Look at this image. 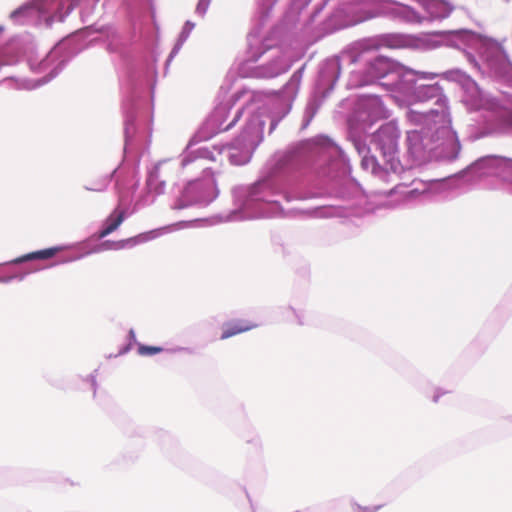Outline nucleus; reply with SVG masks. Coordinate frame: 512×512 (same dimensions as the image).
<instances>
[{
	"instance_id": "obj_41",
	"label": "nucleus",
	"mask_w": 512,
	"mask_h": 512,
	"mask_svg": "<svg viewBox=\"0 0 512 512\" xmlns=\"http://www.w3.org/2000/svg\"><path fill=\"white\" fill-rule=\"evenodd\" d=\"M129 335H130L131 339H135V331L133 329H130Z\"/></svg>"
},
{
	"instance_id": "obj_9",
	"label": "nucleus",
	"mask_w": 512,
	"mask_h": 512,
	"mask_svg": "<svg viewBox=\"0 0 512 512\" xmlns=\"http://www.w3.org/2000/svg\"><path fill=\"white\" fill-rule=\"evenodd\" d=\"M472 170L479 176H496L512 183V159L487 156L472 165Z\"/></svg>"
},
{
	"instance_id": "obj_42",
	"label": "nucleus",
	"mask_w": 512,
	"mask_h": 512,
	"mask_svg": "<svg viewBox=\"0 0 512 512\" xmlns=\"http://www.w3.org/2000/svg\"><path fill=\"white\" fill-rule=\"evenodd\" d=\"M223 149H225V147L220 148V149H218V148L214 147V150H216V151H217L218 155H220V154L223 152Z\"/></svg>"
},
{
	"instance_id": "obj_15",
	"label": "nucleus",
	"mask_w": 512,
	"mask_h": 512,
	"mask_svg": "<svg viewBox=\"0 0 512 512\" xmlns=\"http://www.w3.org/2000/svg\"><path fill=\"white\" fill-rule=\"evenodd\" d=\"M289 66V61L284 57L281 51L275 49L271 51L270 63L256 67L253 76L259 78H273L286 72Z\"/></svg>"
},
{
	"instance_id": "obj_10",
	"label": "nucleus",
	"mask_w": 512,
	"mask_h": 512,
	"mask_svg": "<svg viewBox=\"0 0 512 512\" xmlns=\"http://www.w3.org/2000/svg\"><path fill=\"white\" fill-rule=\"evenodd\" d=\"M382 14H390L399 17L408 22H421L423 18L410 6L389 0H382L379 3V9L372 13H367L360 17L356 22H362Z\"/></svg>"
},
{
	"instance_id": "obj_13",
	"label": "nucleus",
	"mask_w": 512,
	"mask_h": 512,
	"mask_svg": "<svg viewBox=\"0 0 512 512\" xmlns=\"http://www.w3.org/2000/svg\"><path fill=\"white\" fill-rule=\"evenodd\" d=\"M271 189L268 181H259L251 186H239L233 190L235 201L242 206H250L253 202L268 201L267 191Z\"/></svg>"
},
{
	"instance_id": "obj_7",
	"label": "nucleus",
	"mask_w": 512,
	"mask_h": 512,
	"mask_svg": "<svg viewBox=\"0 0 512 512\" xmlns=\"http://www.w3.org/2000/svg\"><path fill=\"white\" fill-rule=\"evenodd\" d=\"M400 135L397 122L389 121L381 125L372 136V142L380 151L387 169L395 174H401L405 170L399 160Z\"/></svg>"
},
{
	"instance_id": "obj_33",
	"label": "nucleus",
	"mask_w": 512,
	"mask_h": 512,
	"mask_svg": "<svg viewBox=\"0 0 512 512\" xmlns=\"http://www.w3.org/2000/svg\"><path fill=\"white\" fill-rule=\"evenodd\" d=\"M36 9L40 10L41 8H36V7L20 8L11 14V18L14 20H18L22 15H31L34 12V10H36Z\"/></svg>"
},
{
	"instance_id": "obj_45",
	"label": "nucleus",
	"mask_w": 512,
	"mask_h": 512,
	"mask_svg": "<svg viewBox=\"0 0 512 512\" xmlns=\"http://www.w3.org/2000/svg\"><path fill=\"white\" fill-rule=\"evenodd\" d=\"M434 401H435V402H437V401H438V396H435Z\"/></svg>"
},
{
	"instance_id": "obj_22",
	"label": "nucleus",
	"mask_w": 512,
	"mask_h": 512,
	"mask_svg": "<svg viewBox=\"0 0 512 512\" xmlns=\"http://www.w3.org/2000/svg\"><path fill=\"white\" fill-rule=\"evenodd\" d=\"M303 73H304V67H301L300 69H298L297 71H295L292 74L289 81L284 86L283 93L290 100V102H292L294 100V98L296 97V95L299 91ZM290 109H291V103L288 104V107L286 108L284 115H286L290 111Z\"/></svg>"
},
{
	"instance_id": "obj_18",
	"label": "nucleus",
	"mask_w": 512,
	"mask_h": 512,
	"mask_svg": "<svg viewBox=\"0 0 512 512\" xmlns=\"http://www.w3.org/2000/svg\"><path fill=\"white\" fill-rule=\"evenodd\" d=\"M406 70L412 72V75L401 77V81L398 83L400 96H409L414 86H416V81L419 79L434 80L437 77L443 78V73L417 71L408 67H406Z\"/></svg>"
},
{
	"instance_id": "obj_17",
	"label": "nucleus",
	"mask_w": 512,
	"mask_h": 512,
	"mask_svg": "<svg viewBox=\"0 0 512 512\" xmlns=\"http://www.w3.org/2000/svg\"><path fill=\"white\" fill-rule=\"evenodd\" d=\"M354 147L361 156L362 168L371 172L372 175L386 181L388 173L385 169L379 166L376 157L370 153L369 146L361 140H355Z\"/></svg>"
},
{
	"instance_id": "obj_23",
	"label": "nucleus",
	"mask_w": 512,
	"mask_h": 512,
	"mask_svg": "<svg viewBox=\"0 0 512 512\" xmlns=\"http://www.w3.org/2000/svg\"><path fill=\"white\" fill-rule=\"evenodd\" d=\"M125 218V211L115 209L104 221L103 228L98 235L99 238H105L106 236L110 235L112 232L117 230L123 223Z\"/></svg>"
},
{
	"instance_id": "obj_12",
	"label": "nucleus",
	"mask_w": 512,
	"mask_h": 512,
	"mask_svg": "<svg viewBox=\"0 0 512 512\" xmlns=\"http://www.w3.org/2000/svg\"><path fill=\"white\" fill-rule=\"evenodd\" d=\"M420 186L412 189H406L405 186L399 185L390 191V194L400 193L404 202H409L417 197H434L445 190V183L440 180H432L429 182H420Z\"/></svg>"
},
{
	"instance_id": "obj_25",
	"label": "nucleus",
	"mask_w": 512,
	"mask_h": 512,
	"mask_svg": "<svg viewBox=\"0 0 512 512\" xmlns=\"http://www.w3.org/2000/svg\"><path fill=\"white\" fill-rule=\"evenodd\" d=\"M61 247H51L43 250H38L34 252L27 253L20 257L15 258L11 261L13 264H20L26 261L36 260V259H49L53 257L58 251H60Z\"/></svg>"
},
{
	"instance_id": "obj_8",
	"label": "nucleus",
	"mask_w": 512,
	"mask_h": 512,
	"mask_svg": "<svg viewBox=\"0 0 512 512\" xmlns=\"http://www.w3.org/2000/svg\"><path fill=\"white\" fill-rule=\"evenodd\" d=\"M203 179L191 181L185 189V196L190 203L207 205L218 196L216 181L208 168H204Z\"/></svg>"
},
{
	"instance_id": "obj_36",
	"label": "nucleus",
	"mask_w": 512,
	"mask_h": 512,
	"mask_svg": "<svg viewBox=\"0 0 512 512\" xmlns=\"http://www.w3.org/2000/svg\"><path fill=\"white\" fill-rule=\"evenodd\" d=\"M109 181L110 179L106 178L102 184L93 187L86 186L85 189L88 191L102 192L107 188Z\"/></svg>"
},
{
	"instance_id": "obj_26",
	"label": "nucleus",
	"mask_w": 512,
	"mask_h": 512,
	"mask_svg": "<svg viewBox=\"0 0 512 512\" xmlns=\"http://www.w3.org/2000/svg\"><path fill=\"white\" fill-rule=\"evenodd\" d=\"M194 28H195V23H193L192 21H189V20L185 22V24L179 34V37H178L172 51L169 54V57L167 59V64H169L174 59V57L180 52L184 43L187 41V39L189 38V36Z\"/></svg>"
},
{
	"instance_id": "obj_38",
	"label": "nucleus",
	"mask_w": 512,
	"mask_h": 512,
	"mask_svg": "<svg viewBox=\"0 0 512 512\" xmlns=\"http://www.w3.org/2000/svg\"><path fill=\"white\" fill-rule=\"evenodd\" d=\"M14 278H16V277L15 276L0 277V282L1 283H10Z\"/></svg>"
},
{
	"instance_id": "obj_29",
	"label": "nucleus",
	"mask_w": 512,
	"mask_h": 512,
	"mask_svg": "<svg viewBox=\"0 0 512 512\" xmlns=\"http://www.w3.org/2000/svg\"><path fill=\"white\" fill-rule=\"evenodd\" d=\"M312 213L317 217H334L342 216L343 211L339 207L325 206L315 209Z\"/></svg>"
},
{
	"instance_id": "obj_16",
	"label": "nucleus",
	"mask_w": 512,
	"mask_h": 512,
	"mask_svg": "<svg viewBox=\"0 0 512 512\" xmlns=\"http://www.w3.org/2000/svg\"><path fill=\"white\" fill-rule=\"evenodd\" d=\"M78 4V0H50L42 12L47 25L62 22Z\"/></svg>"
},
{
	"instance_id": "obj_24",
	"label": "nucleus",
	"mask_w": 512,
	"mask_h": 512,
	"mask_svg": "<svg viewBox=\"0 0 512 512\" xmlns=\"http://www.w3.org/2000/svg\"><path fill=\"white\" fill-rule=\"evenodd\" d=\"M169 160L159 161L149 174L147 186L149 190L157 195L162 194L165 189V181L160 179V169L162 166L168 164Z\"/></svg>"
},
{
	"instance_id": "obj_31",
	"label": "nucleus",
	"mask_w": 512,
	"mask_h": 512,
	"mask_svg": "<svg viewBox=\"0 0 512 512\" xmlns=\"http://www.w3.org/2000/svg\"><path fill=\"white\" fill-rule=\"evenodd\" d=\"M317 112V105L314 101H311L307 104V107L305 109L304 117H305V123L304 127H307L313 117L315 116Z\"/></svg>"
},
{
	"instance_id": "obj_3",
	"label": "nucleus",
	"mask_w": 512,
	"mask_h": 512,
	"mask_svg": "<svg viewBox=\"0 0 512 512\" xmlns=\"http://www.w3.org/2000/svg\"><path fill=\"white\" fill-rule=\"evenodd\" d=\"M417 125L420 126V129L408 131L406 138L408 153L415 162L424 161L426 158L452 161L458 157L461 150L460 144L455 156H446L448 152L447 141L443 132L441 130L437 131L440 125L438 121L436 123L431 122L429 125Z\"/></svg>"
},
{
	"instance_id": "obj_20",
	"label": "nucleus",
	"mask_w": 512,
	"mask_h": 512,
	"mask_svg": "<svg viewBox=\"0 0 512 512\" xmlns=\"http://www.w3.org/2000/svg\"><path fill=\"white\" fill-rule=\"evenodd\" d=\"M216 161V156L214 151L210 150L208 147H199L193 149V141H190L186 147V151L181 159V167L185 168L192 162L196 161Z\"/></svg>"
},
{
	"instance_id": "obj_30",
	"label": "nucleus",
	"mask_w": 512,
	"mask_h": 512,
	"mask_svg": "<svg viewBox=\"0 0 512 512\" xmlns=\"http://www.w3.org/2000/svg\"><path fill=\"white\" fill-rule=\"evenodd\" d=\"M60 70H61V68L56 70L48 79H43V80L38 81V82L31 81V80H21L18 83V87L21 88V89H27V90L35 89V88L39 87L40 85H43V84L47 83L52 78H54L59 73Z\"/></svg>"
},
{
	"instance_id": "obj_34",
	"label": "nucleus",
	"mask_w": 512,
	"mask_h": 512,
	"mask_svg": "<svg viewBox=\"0 0 512 512\" xmlns=\"http://www.w3.org/2000/svg\"><path fill=\"white\" fill-rule=\"evenodd\" d=\"M210 3H211V0H199L198 4L196 6V13L198 15L204 17L208 11Z\"/></svg>"
},
{
	"instance_id": "obj_43",
	"label": "nucleus",
	"mask_w": 512,
	"mask_h": 512,
	"mask_svg": "<svg viewBox=\"0 0 512 512\" xmlns=\"http://www.w3.org/2000/svg\"><path fill=\"white\" fill-rule=\"evenodd\" d=\"M4 31V27L0 26V34Z\"/></svg>"
},
{
	"instance_id": "obj_11",
	"label": "nucleus",
	"mask_w": 512,
	"mask_h": 512,
	"mask_svg": "<svg viewBox=\"0 0 512 512\" xmlns=\"http://www.w3.org/2000/svg\"><path fill=\"white\" fill-rule=\"evenodd\" d=\"M230 109V102L221 103L215 107V109L212 111V113L209 115L205 122V127L208 130L207 138H210L211 136L219 132L227 131L236 124V122L240 118L242 110H238L232 121L226 124L225 122L227 120Z\"/></svg>"
},
{
	"instance_id": "obj_27",
	"label": "nucleus",
	"mask_w": 512,
	"mask_h": 512,
	"mask_svg": "<svg viewBox=\"0 0 512 512\" xmlns=\"http://www.w3.org/2000/svg\"><path fill=\"white\" fill-rule=\"evenodd\" d=\"M261 43L260 37L257 33H250L248 35V62H256L260 58V56L263 54V52H260V49L258 48V45Z\"/></svg>"
},
{
	"instance_id": "obj_37",
	"label": "nucleus",
	"mask_w": 512,
	"mask_h": 512,
	"mask_svg": "<svg viewBox=\"0 0 512 512\" xmlns=\"http://www.w3.org/2000/svg\"><path fill=\"white\" fill-rule=\"evenodd\" d=\"M89 380H90L91 385H92V387H93V389H94V395H95V394H96V385H97V383H96V377H95L94 375H90V376H89Z\"/></svg>"
},
{
	"instance_id": "obj_6",
	"label": "nucleus",
	"mask_w": 512,
	"mask_h": 512,
	"mask_svg": "<svg viewBox=\"0 0 512 512\" xmlns=\"http://www.w3.org/2000/svg\"><path fill=\"white\" fill-rule=\"evenodd\" d=\"M443 78L447 81L459 84L463 90L462 102L470 111L489 110L497 111L500 102L484 93L478 84L464 71L451 69L443 72Z\"/></svg>"
},
{
	"instance_id": "obj_14",
	"label": "nucleus",
	"mask_w": 512,
	"mask_h": 512,
	"mask_svg": "<svg viewBox=\"0 0 512 512\" xmlns=\"http://www.w3.org/2000/svg\"><path fill=\"white\" fill-rule=\"evenodd\" d=\"M173 227L174 226L151 230L149 232H144V233L138 234L137 236H134V237H131L128 239H124V240H120L117 242H112V243L105 242L99 248L95 249L94 251L98 252V251L107 250V249L120 250V249H124L126 247H133L138 244H142L149 240L155 239V238L163 235L166 232L172 231Z\"/></svg>"
},
{
	"instance_id": "obj_32",
	"label": "nucleus",
	"mask_w": 512,
	"mask_h": 512,
	"mask_svg": "<svg viewBox=\"0 0 512 512\" xmlns=\"http://www.w3.org/2000/svg\"><path fill=\"white\" fill-rule=\"evenodd\" d=\"M163 349L158 346H147V345H140L138 348V352L142 356H152L157 353H160Z\"/></svg>"
},
{
	"instance_id": "obj_44",
	"label": "nucleus",
	"mask_w": 512,
	"mask_h": 512,
	"mask_svg": "<svg viewBox=\"0 0 512 512\" xmlns=\"http://www.w3.org/2000/svg\"><path fill=\"white\" fill-rule=\"evenodd\" d=\"M241 93H242L243 95H247V94H248V92H246V91H242Z\"/></svg>"
},
{
	"instance_id": "obj_35",
	"label": "nucleus",
	"mask_w": 512,
	"mask_h": 512,
	"mask_svg": "<svg viewBox=\"0 0 512 512\" xmlns=\"http://www.w3.org/2000/svg\"><path fill=\"white\" fill-rule=\"evenodd\" d=\"M380 506H361L359 504L353 505L354 512H377Z\"/></svg>"
},
{
	"instance_id": "obj_19",
	"label": "nucleus",
	"mask_w": 512,
	"mask_h": 512,
	"mask_svg": "<svg viewBox=\"0 0 512 512\" xmlns=\"http://www.w3.org/2000/svg\"><path fill=\"white\" fill-rule=\"evenodd\" d=\"M428 14V19L438 20L447 18L454 6L446 0H417Z\"/></svg>"
},
{
	"instance_id": "obj_1",
	"label": "nucleus",
	"mask_w": 512,
	"mask_h": 512,
	"mask_svg": "<svg viewBox=\"0 0 512 512\" xmlns=\"http://www.w3.org/2000/svg\"><path fill=\"white\" fill-rule=\"evenodd\" d=\"M395 43L392 47H411L417 50H433L441 45H449L459 49L470 48L477 50L482 64L480 65L471 53H467L468 60L479 70L498 77L511 90H504L509 111L495 118L487 128V135L512 134V63L501 43L483 37L470 30L443 31L432 34H423L415 37H392Z\"/></svg>"
},
{
	"instance_id": "obj_4",
	"label": "nucleus",
	"mask_w": 512,
	"mask_h": 512,
	"mask_svg": "<svg viewBox=\"0 0 512 512\" xmlns=\"http://www.w3.org/2000/svg\"><path fill=\"white\" fill-rule=\"evenodd\" d=\"M410 75H412V72L407 71L406 66L381 56L369 63L363 80L356 81L358 73H353L351 81L354 86H365L379 81L381 86L386 87L392 93L393 98L398 99V83L401 81V77H409Z\"/></svg>"
},
{
	"instance_id": "obj_28",
	"label": "nucleus",
	"mask_w": 512,
	"mask_h": 512,
	"mask_svg": "<svg viewBox=\"0 0 512 512\" xmlns=\"http://www.w3.org/2000/svg\"><path fill=\"white\" fill-rule=\"evenodd\" d=\"M254 327H256L255 324L248 325V324H242V323H235V324L228 325L223 330V333L221 335V339L222 340L228 339V338H230L232 336H235V335H237L239 333L249 331V330H251Z\"/></svg>"
},
{
	"instance_id": "obj_39",
	"label": "nucleus",
	"mask_w": 512,
	"mask_h": 512,
	"mask_svg": "<svg viewBox=\"0 0 512 512\" xmlns=\"http://www.w3.org/2000/svg\"><path fill=\"white\" fill-rule=\"evenodd\" d=\"M183 351H186V348H184V347H175V348L170 350V352H172V353L183 352Z\"/></svg>"
},
{
	"instance_id": "obj_5",
	"label": "nucleus",
	"mask_w": 512,
	"mask_h": 512,
	"mask_svg": "<svg viewBox=\"0 0 512 512\" xmlns=\"http://www.w3.org/2000/svg\"><path fill=\"white\" fill-rule=\"evenodd\" d=\"M265 122L261 116L253 114L241 134L227 147L229 159L234 165L248 163L255 149L263 140Z\"/></svg>"
},
{
	"instance_id": "obj_40",
	"label": "nucleus",
	"mask_w": 512,
	"mask_h": 512,
	"mask_svg": "<svg viewBox=\"0 0 512 512\" xmlns=\"http://www.w3.org/2000/svg\"><path fill=\"white\" fill-rule=\"evenodd\" d=\"M276 126H277V122L276 121H272L270 130L273 131L276 128Z\"/></svg>"
},
{
	"instance_id": "obj_2",
	"label": "nucleus",
	"mask_w": 512,
	"mask_h": 512,
	"mask_svg": "<svg viewBox=\"0 0 512 512\" xmlns=\"http://www.w3.org/2000/svg\"><path fill=\"white\" fill-rule=\"evenodd\" d=\"M399 96L396 99L399 102H404L406 99H411L414 102H427L435 99L436 109H431L427 112H420L409 109L407 118L412 124H427L438 121L439 128L437 131H442L446 137V144L448 152L446 156L453 157L459 149V139L456 132L451 127V117L449 111V100L441 85L438 83L432 85H419L414 86L409 96Z\"/></svg>"
},
{
	"instance_id": "obj_21",
	"label": "nucleus",
	"mask_w": 512,
	"mask_h": 512,
	"mask_svg": "<svg viewBox=\"0 0 512 512\" xmlns=\"http://www.w3.org/2000/svg\"><path fill=\"white\" fill-rule=\"evenodd\" d=\"M363 107L366 109L371 121L387 118L388 110L382 100L376 95H369L363 99Z\"/></svg>"
}]
</instances>
